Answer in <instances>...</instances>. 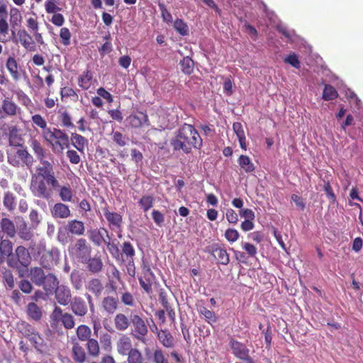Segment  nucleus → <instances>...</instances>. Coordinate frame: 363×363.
<instances>
[{
  "label": "nucleus",
  "mask_w": 363,
  "mask_h": 363,
  "mask_svg": "<svg viewBox=\"0 0 363 363\" xmlns=\"http://www.w3.org/2000/svg\"><path fill=\"white\" fill-rule=\"evenodd\" d=\"M170 145L174 151L189 154L193 149L201 150L203 140L193 125L184 123L177 130Z\"/></svg>",
  "instance_id": "nucleus-1"
},
{
  "label": "nucleus",
  "mask_w": 363,
  "mask_h": 363,
  "mask_svg": "<svg viewBox=\"0 0 363 363\" xmlns=\"http://www.w3.org/2000/svg\"><path fill=\"white\" fill-rule=\"evenodd\" d=\"M43 136L56 152L62 153L70 146L69 136L63 130L56 128L45 130Z\"/></svg>",
  "instance_id": "nucleus-2"
},
{
  "label": "nucleus",
  "mask_w": 363,
  "mask_h": 363,
  "mask_svg": "<svg viewBox=\"0 0 363 363\" xmlns=\"http://www.w3.org/2000/svg\"><path fill=\"white\" fill-rule=\"evenodd\" d=\"M59 187L60 183L57 179V184H52L48 182V179H45L41 176H33L30 189L35 197L48 201L52 197L53 191Z\"/></svg>",
  "instance_id": "nucleus-3"
},
{
  "label": "nucleus",
  "mask_w": 363,
  "mask_h": 363,
  "mask_svg": "<svg viewBox=\"0 0 363 363\" xmlns=\"http://www.w3.org/2000/svg\"><path fill=\"white\" fill-rule=\"evenodd\" d=\"M132 335L135 339L142 343L147 342V336L149 333L147 318L139 311H131Z\"/></svg>",
  "instance_id": "nucleus-4"
},
{
  "label": "nucleus",
  "mask_w": 363,
  "mask_h": 363,
  "mask_svg": "<svg viewBox=\"0 0 363 363\" xmlns=\"http://www.w3.org/2000/svg\"><path fill=\"white\" fill-rule=\"evenodd\" d=\"M69 256L79 262L85 263L91 257V247L84 238H79L68 248Z\"/></svg>",
  "instance_id": "nucleus-5"
},
{
  "label": "nucleus",
  "mask_w": 363,
  "mask_h": 363,
  "mask_svg": "<svg viewBox=\"0 0 363 363\" xmlns=\"http://www.w3.org/2000/svg\"><path fill=\"white\" fill-rule=\"evenodd\" d=\"M30 262L31 256L28 250L22 245L18 246L15 253L7 259V264L11 268H18L19 266L28 268Z\"/></svg>",
  "instance_id": "nucleus-6"
},
{
  "label": "nucleus",
  "mask_w": 363,
  "mask_h": 363,
  "mask_svg": "<svg viewBox=\"0 0 363 363\" xmlns=\"http://www.w3.org/2000/svg\"><path fill=\"white\" fill-rule=\"evenodd\" d=\"M229 345L235 357L244 361L245 363H254L252 358L250 355V350L244 343L231 337L229 341Z\"/></svg>",
  "instance_id": "nucleus-7"
},
{
  "label": "nucleus",
  "mask_w": 363,
  "mask_h": 363,
  "mask_svg": "<svg viewBox=\"0 0 363 363\" xmlns=\"http://www.w3.org/2000/svg\"><path fill=\"white\" fill-rule=\"evenodd\" d=\"M151 331L156 335L160 343L165 348H174L176 344L172 334L167 329H159L155 323L150 326Z\"/></svg>",
  "instance_id": "nucleus-8"
},
{
  "label": "nucleus",
  "mask_w": 363,
  "mask_h": 363,
  "mask_svg": "<svg viewBox=\"0 0 363 363\" xmlns=\"http://www.w3.org/2000/svg\"><path fill=\"white\" fill-rule=\"evenodd\" d=\"M102 211L111 230H121L123 226V216L121 214L111 211L107 205L102 208Z\"/></svg>",
  "instance_id": "nucleus-9"
},
{
  "label": "nucleus",
  "mask_w": 363,
  "mask_h": 363,
  "mask_svg": "<svg viewBox=\"0 0 363 363\" xmlns=\"http://www.w3.org/2000/svg\"><path fill=\"white\" fill-rule=\"evenodd\" d=\"M52 316L53 320L60 321L66 329H72L74 327V316L69 313H63V311L59 306H55Z\"/></svg>",
  "instance_id": "nucleus-10"
},
{
  "label": "nucleus",
  "mask_w": 363,
  "mask_h": 363,
  "mask_svg": "<svg viewBox=\"0 0 363 363\" xmlns=\"http://www.w3.org/2000/svg\"><path fill=\"white\" fill-rule=\"evenodd\" d=\"M207 252L218 261V264L227 265L230 262V256L227 250L218 243L211 245Z\"/></svg>",
  "instance_id": "nucleus-11"
},
{
  "label": "nucleus",
  "mask_w": 363,
  "mask_h": 363,
  "mask_svg": "<svg viewBox=\"0 0 363 363\" xmlns=\"http://www.w3.org/2000/svg\"><path fill=\"white\" fill-rule=\"evenodd\" d=\"M42 166L37 168L38 174L34 176H41L45 179H48V182L50 184H57V178L55 176L53 167L52 164L47 161L40 160Z\"/></svg>",
  "instance_id": "nucleus-12"
},
{
  "label": "nucleus",
  "mask_w": 363,
  "mask_h": 363,
  "mask_svg": "<svg viewBox=\"0 0 363 363\" xmlns=\"http://www.w3.org/2000/svg\"><path fill=\"white\" fill-rule=\"evenodd\" d=\"M142 270L143 277L139 278L140 285L146 293L150 294L152 291V286L155 277L150 267L147 264H143Z\"/></svg>",
  "instance_id": "nucleus-13"
},
{
  "label": "nucleus",
  "mask_w": 363,
  "mask_h": 363,
  "mask_svg": "<svg viewBox=\"0 0 363 363\" xmlns=\"http://www.w3.org/2000/svg\"><path fill=\"white\" fill-rule=\"evenodd\" d=\"M17 36L21 45L29 52H34L37 49L36 43L32 36L25 29H21L17 33Z\"/></svg>",
  "instance_id": "nucleus-14"
},
{
  "label": "nucleus",
  "mask_w": 363,
  "mask_h": 363,
  "mask_svg": "<svg viewBox=\"0 0 363 363\" xmlns=\"http://www.w3.org/2000/svg\"><path fill=\"white\" fill-rule=\"evenodd\" d=\"M70 304L72 311L79 317H84L88 313V307L85 301L79 296L72 298Z\"/></svg>",
  "instance_id": "nucleus-15"
},
{
  "label": "nucleus",
  "mask_w": 363,
  "mask_h": 363,
  "mask_svg": "<svg viewBox=\"0 0 363 363\" xmlns=\"http://www.w3.org/2000/svg\"><path fill=\"white\" fill-rule=\"evenodd\" d=\"M131 312L129 315L123 313H118L113 318V324L118 331H125L130 326Z\"/></svg>",
  "instance_id": "nucleus-16"
},
{
  "label": "nucleus",
  "mask_w": 363,
  "mask_h": 363,
  "mask_svg": "<svg viewBox=\"0 0 363 363\" xmlns=\"http://www.w3.org/2000/svg\"><path fill=\"white\" fill-rule=\"evenodd\" d=\"M119 301L113 296H106L103 298L101 303L102 310L108 315H113L118 310Z\"/></svg>",
  "instance_id": "nucleus-17"
},
{
  "label": "nucleus",
  "mask_w": 363,
  "mask_h": 363,
  "mask_svg": "<svg viewBox=\"0 0 363 363\" xmlns=\"http://www.w3.org/2000/svg\"><path fill=\"white\" fill-rule=\"evenodd\" d=\"M133 349L132 340L127 335H122L116 342V350L121 355L125 356Z\"/></svg>",
  "instance_id": "nucleus-18"
},
{
  "label": "nucleus",
  "mask_w": 363,
  "mask_h": 363,
  "mask_svg": "<svg viewBox=\"0 0 363 363\" xmlns=\"http://www.w3.org/2000/svg\"><path fill=\"white\" fill-rule=\"evenodd\" d=\"M55 292V298L60 304L67 306L71 302L72 298L69 287L64 285L59 286Z\"/></svg>",
  "instance_id": "nucleus-19"
},
{
  "label": "nucleus",
  "mask_w": 363,
  "mask_h": 363,
  "mask_svg": "<svg viewBox=\"0 0 363 363\" xmlns=\"http://www.w3.org/2000/svg\"><path fill=\"white\" fill-rule=\"evenodd\" d=\"M108 284L113 291L117 289V282H121L120 271L115 265H111L107 270Z\"/></svg>",
  "instance_id": "nucleus-20"
},
{
  "label": "nucleus",
  "mask_w": 363,
  "mask_h": 363,
  "mask_svg": "<svg viewBox=\"0 0 363 363\" xmlns=\"http://www.w3.org/2000/svg\"><path fill=\"white\" fill-rule=\"evenodd\" d=\"M50 212L55 218H67L71 215L69 206L63 203H56L50 209Z\"/></svg>",
  "instance_id": "nucleus-21"
},
{
  "label": "nucleus",
  "mask_w": 363,
  "mask_h": 363,
  "mask_svg": "<svg viewBox=\"0 0 363 363\" xmlns=\"http://www.w3.org/2000/svg\"><path fill=\"white\" fill-rule=\"evenodd\" d=\"M6 67L13 81L17 82L21 79L20 67L14 57L9 56L7 58Z\"/></svg>",
  "instance_id": "nucleus-22"
},
{
  "label": "nucleus",
  "mask_w": 363,
  "mask_h": 363,
  "mask_svg": "<svg viewBox=\"0 0 363 363\" xmlns=\"http://www.w3.org/2000/svg\"><path fill=\"white\" fill-rule=\"evenodd\" d=\"M65 229L68 233L77 236H81L85 232L84 223L77 219L69 220Z\"/></svg>",
  "instance_id": "nucleus-23"
},
{
  "label": "nucleus",
  "mask_w": 363,
  "mask_h": 363,
  "mask_svg": "<svg viewBox=\"0 0 363 363\" xmlns=\"http://www.w3.org/2000/svg\"><path fill=\"white\" fill-rule=\"evenodd\" d=\"M1 232L7 237L13 238L16 234V229L14 223L8 218H2L0 220Z\"/></svg>",
  "instance_id": "nucleus-24"
},
{
  "label": "nucleus",
  "mask_w": 363,
  "mask_h": 363,
  "mask_svg": "<svg viewBox=\"0 0 363 363\" xmlns=\"http://www.w3.org/2000/svg\"><path fill=\"white\" fill-rule=\"evenodd\" d=\"M26 314L28 319L39 322L43 317V310L35 302H30L26 306Z\"/></svg>",
  "instance_id": "nucleus-25"
},
{
  "label": "nucleus",
  "mask_w": 363,
  "mask_h": 363,
  "mask_svg": "<svg viewBox=\"0 0 363 363\" xmlns=\"http://www.w3.org/2000/svg\"><path fill=\"white\" fill-rule=\"evenodd\" d=\"M104 233L108 238V231L106 228L91 230L89 231V238L95 245L100 246L106 240Z\"/></svg>",
  "instance_id": "nucleus-26"
},
{
  "label": "nucleus",
  "mask_w": 363,
  "mask_h": 363,
  "mask_svg": "<svg viewBox=\"0 0 363 363\" xmlns=\"http://www.w3.org/2000/svg\"><path fill=\"white\" fill-rule=\"evenodd\" d=\"M72 357L77 363H84L86 359V353L84 348L75 340L73 341Z\"/></svg>",
  "instance_id": "nucleus-27"
},
{
  "label": "nucleus",
  "mask_w": 363,
  "mask_h": 363,
  "mask_svg": "<svg viewBox=\"0 0 363 363\" xmlns=\"http://www.w3.org/2000/svg\"><path fill=\"white\" fill-rule=\"evenodd\" d=\"M128 121L131 127L138 128L148 122V116L143 112H138L131 114L128 117Z\"/></svg>",
  "instance_id": "nucleus-28"
},
{
  "label": "nucleus",
  "mask_w": 363,
  "mask_h": 363,
  "mask_svg": "<svg viewBox=\"0 0 363 363\" xmlns=\"http://www.w3.org/2000/svg\"><path fill=\"white\" fill-rule=\"evenodd\" d=\"M87 291L93 294L96 297H99L103 291L104 286L101 281L98 278H91L86 285Z\"/></svg>",
  "instance_id": "nucleus-29"
},
{
  "label": "nucleus",
  "mask_w": 363,
  "mask_h": 363,
  "mask_svg": "<svg viewBox=\"0 0 363 363\" xmlns=\"http://www.w3.org/2000/svg\"><path fill=\"white\" fill-rule=\"evenodd\" d=\"M70 140L72 142V145L81 153H84L85 147L88 145V140L85 138L84 136L76 133H72L71 134Z\"/></svg>",
  "instance_id": "nucleus-30"
},
{
  "label": "nucleus",
  "mask_w": 363,
  "mask_h": 363,
  "mask_svg": "<svg viewBox=\"0 0 363 363\" xmlns=\"http://www.w3.org/2000/svg\"><path fill=\"white\" fill-rule=\"evenodd\" d=\"M41 286L43 287L47 294H50L59 286V281L53 274L50 273L45 275L43 284Z\"/></svg>",
  "instance_id": "nucleus-31"
},
{
  "label": "nucleus",
  "mask_w": 363,
  "mask_h": 363,
  "mask_svg": "<svg viewBox=\"0 0 363 363\" xmlns=\"http://www.w3.org/2000/svg\"><path fill=\"white\" fill-rule=\"evenodd\" d=\"M78 85L83 90H88L93 83V74L86 69L78 78Z\"/></svg>",
  "instance_id": "nucleus-32"
},
{
  "label": "nucleus",
  "mask_w": 363,
  "mask_h": 363,
  "mask_svg": "<svg viewBox=\"0 0 363 363\" xmlns=\"http://www.w3.org/2000/svg\"><path fill=\"white\" fill-rule=\"evenodd\" d=\"M16 331L21 334L22 337H27L34 334L36 331L35 328L30 323L25 320H21L16 323Z\"/></svg>",
  "instance_id": "nucleus-33"
},
{
  "label": "nucleus",
  "mask_w": 363,
  "mask_h": 363,
  "mask_svg": "<svg viewBox=\"0 0 363 363\" xmlns=\"http://www.w3.org/2000/svg\"><path fill=\"white\" fill-rule=\"evenodd\" d=\"M85 263L87 264V269L92 274H98L102 270L103 262L99 257H89Z\"/></svg>",
  "instance_id": "nucleus-34"
},
{
  "label": "nucleus",
  "mask_w": 363,
  "mask_h": 363,
  "mask_svg": "<svg viewBox=\"0 0 363 363\" xmlns=\"http://www.w3.org/2000/svg\"><path fill=\"white\" fill-rule=\"evenodd\" d=\"M30 278L34 284L41 286L43 284L45 274L42 268L35 267L30 269Z\"/></svg>",
  "instance_id": "nucleus-35"
},
{
  "label": "nucleus",
  "mask_w": 363,
  "mask_h": 363,
  "mask_svg": "<svg viewBox=\"0 0 363 363\" xmlns=\"http://www.w3.org/2000/svg\"><path fill=\"white\" fill-rule=\"evenodd\" d=\"M135 255V251L133 245L130 242H124L122 245V261L123 262L133 261Z\"/></svg>",
  "instance_id": "nucleus-36"
},
{
  "label": "nucleus",
  "mask_w": 363,
  "mask_h": 363,
  "mask_svg": "<svg viewBox=\"0 0 363 363\" xmlns=\"http://www.w3.org/2000/svg\"><path fill=\"white\" fill-rule=\"evenodd\" d=\"M155 197L151 194H144L142 197L138 201V206L140 209L144 212L147 213L150 211L154 205L155 203Z\"/></svg>",
  "instance_id": "nucleus-37"
},
{
  "label": "nucleus",
  "mask_w": 363,
  "mask_h": 363,
  "mask_svg": "<svg viewBox=\"0 0 363 363\" xmlns=\"http://www.w3.org/2000/svg\"><path fill=\"white\" fill-rule=\"evenodd\" d=\"M58 119L62 127L66 128H74L75 127L72 122L71 114L66 109H60L58 111Z\"/></svg>",
  "instance_id": "nucleus-38"
},
{
  "label": "nucleus",
  "mask_w": 363,
  "mask_h": 363,
  "mask_svg": "<svg viewBox=\"0 0 363 363\" xmlns=\"http://www.w3.org/2000/svg\"><path fill=\"white\" fill-rule=\"evenodd\" d=\"M233 129L234 133L236 134L240 147L246 150H247V145H246V138L245 135V131L242 127V125L241 123L235 122L233 125Z\"/></svg>",
  "instance_id": "nucleus-39"
},
{
  "label": "nucleus",
  "mask_w": 363,
  "mask_h": 363,
  "mask_svg": "<svg viewBox=\"0 0 363 363\" xmlns=\"http://www.w3.org/2000/svg\"><path fill=\"white\" fill-rule=\"evenodd\" d=\"M2 110L7 116H13L18 113L20 108L13 101L6 99L2 102Z\"/></svg>",
  "instance_id": "nucleus-40"
},
{
  "label": "nucleus",
  "mask_w": 363,
  "mask_h": 363,
  "mask_svg": "<svg viewBox=\"0 0 363 363\" xmlns=\"http://www.w3.org/2000/svg\"><path fill=\"white\" fill-rule=\"evenodd\" d=\"M240 168L246 173L252 172L255 167L250 158L247 155H240L238 160Z\"/></svg>",
  "instance_id": "nucleus-41"
},
{
  "label": "nucleus",
  "mask_w": 363,
  "mask_h": 363,
  "mask_svg": "<svg viewBox=\"0 0 363 363\" xmlns=\"http://www.w3.org/2000/svg\"><path fill=\"white\" fill-rule=\"evenodd\" d=\"M3 203L8 211L13 212L16 206V199L14 194L11 191L5 192L3 199Z\"/></svg>",
  "instance_id": "nucleus-42"
},
{
  "label": "nucleus",
  "mask_w": 363,
  "mask_h": 363,
  "mask_svg": "<svg viewBox=\"0 0 363 363\" xmlns=\"http://www.w3.org/2000/svg\"><path fill=\"white\" fill-rule=\"evenodd\" d=\"M198 311L199 315L203 316L204 320L210 325H213L217 322L218 318L216 313L213 311L208 310L205 306H201Z\"/></svg>",
  "instance_id": "nucleus-43"
},
{
  "label": "nucleus",
  "mask_w": 363,
  "mask_h": 363,
  "mask_svg": "<svg viewBox=\"0 0 363 363\" xmlns=\"http://www.w3.org/2000/svg\"><path fill=\"white\" fill-rule=\"evenodd\" d=\"M33 347L38 351H42V349L44 346V340L41 335L38 332H34V334L31 335L26 337Z\"/></svg>",
  "instance_id": "nucleus-44"
},
{
  "label": "nucleus",
  "mask_w": 363,
  "mask_h": 363,
  "mask_svg": "<svg viewBox=\"0 0 363 363\" xmlns=\"http://www.w3.org/2000/svg\"><path fill=\"white\" fill-rule=\"evenodd\" d=\"M182 71L188 75H190L194 71V62L192 59L189 57H184L179 62Z\"/></svg>",
  "instance_id": "nucleus-45"
},
{
  "label": "nucleus",
  "mask_w": 363,
  "mask_h": 363,
  "mask_svg": "<svg viewBox=\"0 0 363 363\" xmlns=\"http://www.w3.org/2000/svg\"><path fill=\"white\" fill-rule=\"evenodd\" d=\"M0 251L3 256L7 257L13 255V243L9 239L1 240L0 242Z\"/></svg>",
  "instance_id": "nucleus-46"
},
{
  "label": "nucleus",
  "mask_w": 363,
  "mask_h": 363,
  "mask_svg": "<svg viewBox=\"0 0 363 363\" xmlns=\"http://www.w3.org/2000/svg\"><path fill=\"white\" fill-rule=\"evenodd\" d=\"M127 355V363H143L144 358L142 352L137 348H134Z\"/></svg>",
  "instance_id": "nucleus-47"
},
{
  "label": "nucleus",
  "mask_w": 363,
  "mask_h": 363,
  "mask_svg": "<svg viewBox=\"0 0 363 363\" xmlns=\"http://www.w3.org/2000/svg\"><path fill=\"white\" fill-rule=\"evenodd\" d=\"M59 189V196L62 201L70 202L72 201L73 193L69 185L60 186Z\"/></svg>",
  "instance_id": "nucleus-48"
},
{
  "label": "nucleus",
  "mask_w": 363,
  "mask_h": 363,
  "mask_svg": "<svg viewBox=\"0 0 363 363\" xmlns=\"http://www.w3.org/2000/svg\"><path fill=\"white\" fill-rule=\"evenodd\" d=\"M86 347L88 350V352L91 356L96 357L99 355V344L96 340L94 338H90L89 340H88L86 343Z\"/></svg>",
  "instance_id": "nucleus-49"
},
{
  "label": "nucleus",
  "mask_w": 363,
  "mask_h": 363,
  "mask_svg": "<svg viewBox=\"0 0 363 363\" xmlns=\"http://www.w3.org/2000/svg\"><path fill=\"white\" fill-rule=\"evenodd\" d=\"M91 329L85 325H81L77 328V335L79 340L87 341L90 339Z\"/></svg>",
  "instance_id": "nucleus-50"
},
{
  "label": "nucleus",
  "mask_w": 363,
  "mask_h": 363,
  "mask_svg": "<svg viewBox=\"0 0 363 363\" xmlns=\"http://www.w3.org/2000/svg\"><path fill=\"white\" fill-rule=\"evenodd\" d=\"M338 96L337 90L330 84H325L323 93V99L325 101L335 99Z\"/></svg>",
  "instance_id": "nucleus-51"
},
{
  "label": "nucleus",
  "mask_w": 363,
  "mask_h": 363,
  "mask_svg": "<svg viewBox=\"0 0 363 363\" xmlns=\"http://www.w3.org/2000/svg\"><path fill=\"white\" fill-rule=\"evenodd\" d=\"M10 23L13 28L18 26L21 22L22 16L20 11L17 8H11L9 12Z\"/></svg>",
  "instance_id": "nucleus-52"
},
{
  "label": "nucleus",
  "mask_w": 363,
  "mask_h": 363,
  "mask_svg": "<svg viewBox=\"0 0 363 363\" xmlns=\"http://www.w3.org/2000/svg\"><path fill=\"white\" fill-rule=\"evenodd\" d=\"M152 361L154 363H169L164 352L160 347L153 350Z\"/></svg>",
  "instance_id": "nucleus-53"
},
{
  "label": "nucleus",
  "mask_w": 363,
  "mask_h": 363,
  "mask_svg": "<svg viewBox=\"0 0 363 363\" xmlns=\"http://www.w3.org/2000/svg\"><path fill=\"white\" fill-rule=\"evenodd\" d=\"M121 302L125 306L132 307L135 303L134 296L130 291L125 290L121 293Z\"/></svg>",
  "instance_id": "nucleus-54"
},
{
  "label": "nucleus",
  "mask_w": 363,
  "mask_h": 363,
  "mask_svg": "<svg viewBox=\"0 0 363 363\" xmlns=\"http://www.w3.org/2000/svg\"><path fill=\"white\" fill-rule=\"evenodd\" d=\"M174 28L181 35L185 36L189 34V27L187 24L180 18L176 19L174 22Z\"/></svg>",
  "instance_id": "nucleus-55"
},
{
  "label": "nucleus",
  "mask_w": 363,
  "mask_h": 363,
  "mask_svg": "<svg viewBox=\"0 0 363 363\" xmlns=\"http://www.w3.org/2000/svg\"><path fill=\"white\" fill-rule=\"evenodd\" d=\"M18 234L21 239L26 241L30 240L33 237L32 232L25 222L21 225Z\"/></svg>",
  "instance_id": "nucleus-56"
},
{
  "label": "nucleus",
  "mask_w": 363,
  "mask_h": 363,
  "mask_svg": "<svg viewBox=\"0 0 363 363\" xmlns=\"http://www.w3.org/2000/svg\"><path fill=\"white\" fill-rule=\"evenodd\" d=\"M126 137L119 131L112 133V140L118 147H124L126 145Z\"/></svg>",
  "instance_id": "nucleus-57"
},
{
  "label": "nucleus",
  "mask_w": 363,
  "mask_h": 363,
  "mask_svg": "<svg viewBox=\"0 0 363 363\" xmlns=\"http://www.w3.org/2000/svg\"><path fill=\"white\" fill-rule=\"evenodd\" d=\"M107 247V250L111 254V255L116 259H118L120 257L119 249L117 244L114 242L110 241V238H108V240L104 242Z\"/></svg>",
  "instance_id": "nucleus-58"
},
{
  "label": "nucleus",
  "mask_w": 363,
  "mask_h": 363,
  "mask_svg": "<svg viewBox=\"0 0 363 363\" xmlns=\"http://www.w3.org/2000/svg\"><path fill=\"white\" fill-rule=\"evenodd\" d=\"M32 122L38 127L43 129V131L45 130L50 129V128H47V122L45 118L40 114H35L31 118Z\"/></svg>",
  "instance_id": "nucleus-59"
},
{
  "label": "nucleus",
  "mask_w": 363,
  "mask_h": 363,
  "mask_svg": "<svg viewBox=\"0 0 363 363\" xmlns=\"http://www.w3.org/2000/svg\"><path fill=\"white\" fill-rule=\"evenodd\" d=\"M224 236L229 242H235L239 238L238 231L234 228H228L225 230Z\"/></svg>",
  "instance_id": "nucleus-60"
},
{
  "label": "nucleus",
  "mask_w": 363,
  "mask_h": 363,
  "mask_svg": "<svg viewBox=\"0 0 363 363\" xmlns=\"http://www.w3.org/2000/svg\"><path fill=\"white\" fill-rule=\"evenodd\" d=\"M158 6L161 12L162 20L166 23H172V16L170 12L167 9L166 6L163 3H159Z\"/></svg>",
  "instance_id": "nucleus-61"
},
{
  "label": "nucleus",
  "mask_w": 363,
  "mask_h": 363,
  "mask_svg": "<svg viewBox=\"0 0 363 363\" xmlns=\"http://www.w3.org/2000/svg\"><path fill=\"white\" fill-rule=\"evenodd\" d=\"M60 36L64 45L67 46L70 44L71 33L67 28L63 27L60 29Z\"/></svg>",
  "instance_id": "nucleus-62"
},
{
  "label": "nucleus",
  "mask_w": 363,
  "mask_h": 363,
  "mask_svg": "<svg viewBox=\"0 0 363 363\" xmlns=\"http://www.w3.org/2000/svg\"><path fill=\"white\" fill-rule=\"evenodd\" d=\"M45 11L48 13H55L62 9L56 5L55 0H47L45 4Z\"/></svg>",
  "instance_id": "nucleus-63"
},
{
  "label": "nucleus",
  "mask_w": 363,
  "mask_h": 363,
  "mask_svg": "<svg viewBox=\"0 0 363 363\" xmlns=\"http://www.w3.org/2000/svg\"><path fill=\"white\" fill-rule=\"evenodd\" d=\"M18 101L23 106L28 107L31 105L32 102L28 96L23 91L19 90L16 92Z\"/></svg>",
  "instance_id": "nucleus-64"
}]
</instances>
